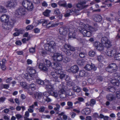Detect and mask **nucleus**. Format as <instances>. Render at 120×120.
<instances>
[{"instance_id": "obj_1", "label": "nucleus", "mask_w": 120, "mask_h": 120, "mask_svg": "<svg viewBox=\"0 0 120 120\" xmlns=\"http://www.w3.org/2000/svg\"><path fill=\"white\" fill-rule=\"evenodd\" d=\"M65 87L64 83L62 82L59 86V88L60 90L59 91L58 94L57 92L53 91H50L49 92L45 91L43 93V96L44 95L47 97H49L50 95L54 96L55 98H57L59 94L61 98L62 99L64 98L66 96L65 91L64 90Z\"/></svg>"}, {"instance_id": "obj_2", "label": "nucleus", "mask_w": 120, "mask_h": 120, "mask_svg": "<svg viewBox=\"0 0 120 120\" xmlns=\"http://www.w3.org/2000/svg\"><path fill=\"white\" fill-rule=\"evenodd\" d=\"M43 64L40 63L39 66V68L43 71H46L48 70L45 65L48 67H51L56 70H60L61 69V65L57 63H51L49 60L45 59L43 60Z\"/></svg>"}, {"instance_id": "obj_3", "label": "nucleus", "mask_w": 120, "mask_h": 120, "mask_svg": "<svg viewBox=\"0 0 120 120\" xmlns=\"http://www.w3.org/2000/svg\"><path fill=\"white\" fill-rule=\"evenodd\" d=\"M69 31V33L68 36L70 38H75L76 33V29L72 27L69 29L66 28H63L61 27L59 29V31L60 35L58 36V38L61 39L63 38V37L67 34L68 31Z\"/></svg>"}, {"instance_id": "obj_4", "label": "nucleus", "mask_w": 120, "mask_h": 120, "mask_svg": "<svg viewBox=\"0 0 120 120\" xmlns=\"http://www.w3.org/2000/svg\"><path fill=\"white\" fill-rule=\"evenodd\" d=\"M9 17L6 14L1 15L0 17L1 21L4 22L3 25L2 27L4 29L9 30L12 28L14 23V21L11 20L9 21Z\"/></svg>"}, {"instance_id": "obj_5", "label": "nucleus", "mask_w": 120, "mask_h": 120, "mask_svg": "<svg viewBox=\"0 0 120 120\" xmlns=\"http://www.w3.org/2000/svg\"><path fill=\"white\" fill-rule=\"evenodd\" d=\"M85 26L84 28H82L81 27H79V31L84 36L87 37H90L92 34V32H94L96 30L94 28H93L91 26L87 25L86 26Z\"/></svg>"}, {"instance_id": "obj_6", "label": "nucleus", "mask_w": 120, "mask_h": 120, "mask_svg": "<svg viewBox=\"0 0 120 120\" xmlns=\"http://www.w3.org/2000/svg\"><path fill=\"white\" fill-rule=\"evenodd\" d=\"M27 70L29 73L28 74H26L25 75V78L27 80H30V79H32L34 78L37 77V74L36 72V71L33 68L28 67L27 68Z\"/></svg>"}, {"instance_id": "obj_7", "label": "nucleus", "mask_w": 120, "mask_h": 120, "mask_svg": "<svg viewBox=\"0 0 120 120\" xmlns=\"http://www.w3.org/2000/svg\"><path fill=\"white\" fill-rule=\"evenodd\" d=\"M56 45V44L54 41H50L49 43L45 44L44 47L46 50L51 52H54L55 51L54 47Z\"/></svg>"}, {"instance_id": "obj_8", "label": "nucleus", "mask_w": 120, "mask_h": 120, "mask_svg": "<svg viewBox=\"0 0 120 120\" xmlns=\"http://www.w3.org/2000/svg\"><path fill=\"white\" fill-rule=\"evenodd\" d=\"M117 69V66L115 63H112L110 64L105 69L106 70L110 73L115 72Z\"/></svg>"}, {"instance_id": "obj_9", "label": "nucleus", "mask_w": 120, "mask_h": 120, "mask_svg": "<svg viewBox=\"0 0 120 120\" xmlns=\"http://www.w3.org/2000/svg\"><path fill=\"white\" fill-rule=\"evenodd\" d=\"M56 70L57 71H52L50 72V75L53 77L52 79L53 81L55 82H58V75L60 73V70Z\"/></svg>"}, {"instance_id": "obj_10", "label": "nucleus", "mask_w": 120, "mask_h": 120, "mask_svg": "<svg viewBox=\"0 0 120 120\" xmlns=\"http://www.w3.org/2000/svg\"><path fill=\"white\" fill-rule=\"evenodd\" d=\"M25 13V9L22 7H19L15 12V15L19 17L24 15Z\"/></svg>"}, {"instance_id": "obj_11", "label": "nucleus", "mask_w": 120, "mask_h": 120, "mask_svg": "<svg viewBox=\"0 0 120 120\" xmlns=\"http://www.w3.org/2000/svg\"><path fill=\"white\" fill-rule=\"evenodd\" d=\"M101 41L104 46L107 48L109 47L111 45L110 41L106 37H104L102 38Z\"/></svg>"}, {"instance_id": "obj_12", "label": "nucleus", "mask_w": 120, "mask_h": 120, "mask_svg": "<svg viewBox=\"0 0 120 120\" xmlns=\"http://www.w3.org/2000/svg\"><path fill=\"white\" fill-rule=\"evenodd\" d=\"M52 58L54 61L60 62L63 60V55L60 53H55L53 54Z\"/></svg>"}, {"instance_id": "obj_13", "label": "nucleus", "mask_w": 120, "mask_h": 120, "mask_svg": "<svg viewBox=\"0 0 120 120\" xmlns=\"http://www.w3.org/2000/svg\"><path fill=\"white\" fill-rule=\"evenodd\" d=\"M16 5L17 2L16 1L11 0L7 3L6 6L7 7L11 8L15 7Z\"/></svg>"}, {"instance_id": "obj_14", "label": "nucleus", "mask_w": 120, "mask_h": 120, "mask_svg": "<svg viewBox=\"0 0 120 120\" xmlns=\"http://www.w3.org/2000/svg\"><path fill=\"white\" fill-rule=\"evenodd\" d=\"M78 71V67L77 66L75 65L72 66L71 67L70 69L67 70V71L69 72H72L73 73H76Z\"/></svg>"}, {"instance_id": "obj_15", "label": "nucleus", "mask_w": 120, "mask_h": 120, "mask_svg": "<svg viewBox=\"0 0 120 120\" xmlns=\"http://www.w3.org/2000/svg\"><path fill=\"white\" fill-rule=\"evenodd\" d=\"M67 48L71 51H74L75 49V48L74 47L68 44H65L64 45V47L61 48V49L62 51H64V49L65 50V49Z\"/></svg>"}, {"instance_id": "obj_16", "label": "nucleus", "mask_w": 120, "mask_h": 120, "mask_svg": "<svg viewBox=\"0 0 120 120\" xmlns=\"http://www.w3.org/2000/svg\"><path fill=\"white\" fill-rule=\"evenodd\" d=\"M85 68L86 70L87 71H90L93 70L95 71L96 69V68L94 64H91V65L87 64L85 67Z\"/></svg>"}, {"instance_id": "obj_17", "label": "nucleus", "mask_w": 120, "mask_h": 120, "mask_svg": "<svg viewBox=\"0 0 120 120\" xmlns=\"http://www.w3.org/2000/svg\"><path fill=\"white\" fill-rule=\"evenodd\" d=\"M82 113L84 115H87L89 114L91 112L90 108H86L83 109L81 111Z\"/></svg>"}, {"instance_id": "obj_18", "label": "nucleus", "mask_w": 120, "mask_h": 120, "mask_svg": "<svg viewBox=\"0 0 120 120\" xmlns=\"http://www.w3.org/2000/svg\"><path fill=\"white\" fill-rule=\"evenodd\" d=\"M94 20L97 22H99L102 20L101 17L99 15H96L94 18Z\"/></svg>"}, {"instance_id": "obj_19", "label": "nucleus", "mask_w": 120, "mask_h": 120, "mask_svg": "<svg viewBox=\"0 0 120 120\" xmlns=\"http://www.w3.org/2000/svg\"><path fill=\"white\" fill-rule=\"evenodd\" d=\"M53 82V81L51 82H52L51 83V85L48 84L46 85V88L48 90H49V89H50L49 91H50H50H51V90L53 88L52 85H54L56 84L55 83L54 84H53L52 82Z\"/></svg>"}, {"instance_id": "obj_20", "label": "nucleus", "mask_w": 120, "mask_h": 120, "mask_svg": "<svg viewBox=\"0 0 120 120\" xmlns=\"http://www.w3.org/2000/svg\"><path fill=\"white\" fill-rule=\"evenodd\" d=\"M28 6V7L26 8L29 11H32L34 8V6L33 3L31 2L30 1Z\"/></svg>"}, {"instance_id": "obj_21", "label": "nucleus", "mask_w": 120, "mask_h": 120, "mask_svg": "<svg viewBox=\"0 0 120 120\" xmlns=\"http://www.w3.org/2000/svg\"><path fill=\"white\" fill-rule=\"evenodd\" d=\"M30 1L27 0H24L22 2V4L23 6L26 8L28 7Z\"/></svg>"}, {"instance_id": "obj_22", "label": "nucleus", "mask_w": 120, "mask_h": 120, "mask_svg": "<svg viewBox=\"0 0 120 120\" xmlns=\"http://www.w3.org/2000/svg\"><path fill=\"white\" fill-rule=\"evenodd\" d=\"M58 4L60 6L64 7H67V5L66 2L65 1H60L58 3Z\"/></svg>"}, {"instance_id": "obj_23", "label": "nucleus", "mask_w": 120, "mask_h": 120, "mask_svg": "<svg viewBox=\"0 0 120 120\" xmlns=\"http://www.w3.org/2000/svg\"><path fill=\"white\" fill-rule=\"evenodd\" d=\"M115 87H113V86H109L108 88L106 89L108 91L114 92H115L116 90V89H115Z\"/></svg>"}, {"instance_id": "obj_24", "label": "nucleus", "mask_w": 120, "mask_h": 120, "mask_svg": "<svg viewBox=\"0 0 120 120\" xmlns=\"http://www.w3.org/2000/svg\"><path fill=\"white\" fill-rule=\"evenodd\" d=\"M110 82L113 85L116 86L117 87H118L119 83L117 82V80H116L115 79H112L110 80Z\"/></svg>"}, {"instance_id": "obj_25", "label": "nucleus", "mask_w": 120, "mask_h": 120, "mask_svg": "<svg viewBox=\"0 0 120 120\" xmlns=\"http://www.w3.org/2000/svg\"><path fill=\"white\" fill-rule=\"evenodd\" d=\"M52 23V22H51L48 23L46 25V27L49 28L50 27H55L58 26L57 24H53Z\"/></svg>"}, {"instance_id": "obj_26", "label": "nucleus", "mask_w": 120, "mask_h": 120, "mask_svg": "<svg viewBox=\"0 0 120 120\" xmlns=\"http://www.w3.org/2000/svg\"><path fill=\"white\" fill-rule=\"evenodd\" d=\"M21 109H22V111H23L25 109V108L24 106H21L19 105H17L16 106V109L17 111H19Z\"/></svg>"}, {"instance_id": "obj_27", "label": "nucleus", "mask_w": 120, "mask_h": 120, "mask_svg": "<svg viewBox=\"0 0 120 120\" xmlns=\"http://www.w3.org/2000/svg\"><path fill=\"white\" fill-rule=\"evenodd\" d=\"M73 88L74 90L77 92H79L81 90V88L79 86H74Z\"/></svg>"}, {"instance_id": "obj_28", "label": "nucleus", "mask_w": 120, "mask_h": 120, "mask_svg": "<svg viewBox=\"0 0 120 120\" xmlns=\"http://www.w3.org/2000/svg\"><path fill=\"white\" fill-rule=\"evenodd\" d=\"M54 13L56 15H60L61 13L60 9L57 8L54 9Z\"/></svg>"}, {"instance_id": "obj_29", "label": "nucleus", "mask_w": 120, "mask_h": 120, "mask_svg": "<svg viewBox=\"0 0 120 120\" xmlns=\"http://www.w3.org/2000/svg\"><path fill=\"white\" fill-rule=\"evenodd\" d=\"M83 4V2H81L77 4L76 5L77 8H78L82 9L84 8V6L82 4Z\"/></svg>"}, {"instance_id": "obj_30", "label": "nucleus", "mask_w": 120, "mask_h": 120, "mask_svg": "<svg viewBox=\"0 0 120 120\" xmlns=\"http://www.w3.org/2000/svg\"><path fill=\"white\" fill-rule=\"evenodd\" d=\"M86 74V72L84 70L80 71L79 74V76L80 77L84 76Z\"/></svg>"}, {"instance_id": "obj_31", "label": "nucleus", "mask_w": 120, "mask_h": 120, "mask_svg": "<svg viewBox=\"0 0 120 120\" xmlns=\"http://www.w3.org/2000/svg\"><path fill=\"white\" fill-rule=\"evenodd\" d=\"M36 82L39 85H43L44 84V82L40 79H37L36 80Z\"/></svg>"}, {"instance_id": "obj_32", "label": "nucleus", "mask_w": 120, "mask_h": 120, "mask_svg": "<svg viewBox=\"0 0 120 120\" xmlns=\"http://www.w3.org/2000/svg\"><path fill=\"white\" fill-rule=\"evenodd\" d=\"M107 99L110 101H112L114 99L115 97H113L112 95L108 94L107 95Z\"/></svg>"}, {"instance_id": "obj_33", "label": "nucleus", "mask_w": 120, "mask_h": 120, "mask_svg": "<svg viewBox=\"0 0 120 120\" xmlns=\"http://www.w3.org/2000/svg\"><path fill=\"white\" fill-rule=\"evenodd\" d=\"M7 12L6 9L3 7L0 6V12L4 13Z\"/></svg>"}, {"instance_id": "obj_34", "label": "nucleus", "mask_w": 120, "mask_h": 120, "mask_svg": "<svg viewBox=\"0 0 120 120\" xmlns=\"http://www.w3.org/2000/svg\"><path fill=\"white\" fill-rule=\"evenodd\" d=\"M96 49L99 51H101L103 50L104 47L100 43L98 46L96 47Z\"/></svg>"}, {"instance_id": "obj_35", "label": "nucleus", "mask_w": 120, "mask_h": 120, "mask_svg": "<svg viewBox=\"0 0 120 120\" xmlns=\"http://www.w3.org/2000/svg\"><path fill=\"white\" fill-rule=\"evenodd\" d=\"M37 99H39L42 98L43 96V93L41 92L37 93Z\"/></svg>"}, {"instance_id": "obj_36", "label": "nucleus", "mask_w": 120, "mask_h": 120, "mask_svg": "<svg viewBox=\"0 0 120 120\" xmlns=\"http://www.w3.org/2000/svg\"><path fill=\"white\" fill-rule=\"evenodd\" d=\"M50 10H47L45 11L43 13V14L45 16H49V14L51 12Z\"/></svg>"}, {"instance_id": "obj_37", "label": "nucleus", "mask_w": 120, "mask_h": 120, "mask_svg": "<svg viewBox=\"0 0 120 120\" xmlns=\"http://www.w3.org/2000/svg\"><path fill=\"white\" fill-rule=\"evenodd\" d=\"M29 108L28 109V111L32 113L34 111L33 109L34 108V105H32L29 106Z\"/></svg>"}, {"instance_id": "obj_38", "label": "nucleus", "mask_w": 120, "mask_h": 120, "mask_svg": "<svg viewBox=\"0 0 120 120\" xmlns=\"http://www.w3.org/2000/svg\"><path fill=\"white\" fill-rule=\"evenodd\" d=\"M64 51H63L65 52V53L68 56L71 55V53L70 51L68 49H64Z\"/></svg>"}, {"instance_id": "obj_39", "label": "nucleus", "mask_w": 120, "mask_h": 120, "mask_svg": "<svg viewBox=\"0 0 120 120\" xmlns=\"http://www.w3.org/2000/svg\"><path fill=\"white\" fill-rule=\"evenodd\" d=\"M96 54V52L93 51H91L89 53V54L90 56L93 57Z\"/></svg>"}, {"instance_id": "obj_40", "label": "nucleus", "mask_w": 120, "mask_h": 120, "mask_svg": "<svg viewBox=\"0 0 120 120\" xmlns=\"http://www.w3.org/2000/svg\"><path fill=\"white\" fill-rule=\"evenodd\" d=\"M113 52V51L111 50H108L107 51V54L109 56H112V55H113L114 54Z\"/></svg>"}, {"instance_id": "obj_41", "label": "nucleus", "mask_w": 120, "mask_h": 120, "mask_svg": "<svg viewBox=\"0 0 120 120\" xmlns=\"http://www.w3.org/2000/svg\"><path fill=\"white\" fill-rule=\"evenodd\" d=\"M63 60L64 62L65 63H66L69 61L70 60V58L68 57H65L63 59Z\"/></svg>"}, {"instance_id": "obj_42", "label": "nucleus", "mask_w": 120, "mask_h": 120, "mask_svg": "<svg viewBox=\"0 0 120 120\" xmlns=\"http://www.w3.org/2000/svg\"><path fill=\"white\" fill-rule=\"evenodd\" d=\"M71 10H68L66 13L65 14L64 16L66 17L69 16L71 15Z\"/></svg>"}, {"instance_id": "obj_43", "label": "nucleus", "mask_w": 120, "mask_h": 120, "mask_svg": "<svg viewBox=\"0 0 120 120\" xmlns=\"http://www.w3.org/2000/svg\"><path fill=\"white\" fill-rule=\"evenodd\" d=\"M46 109V107L44 106H41L39 109V111L40 112H44Z\"/></svg>"}, {"instance_id": "obj_44", "label": "nucleus", "mask_w": 120, "mask_h": 120, "mask_svg": "<svg viewBox=\"0 0 120 120\" xmlns=\"http://www.w3.org/2000/svg\"><path fill=\"white\" fill-rule=\"evenodd\" d=\"M29 87L30 88H31L32 90H34L35 88V85L33 83L29 85Z\"/></svg>"}, {"instance_id": "obj_45", "label": "nucleus", "mask_w": 120, "mask_h": 120, "mask_svg": "<svg viewBox=\"0 0 120 120\" xmlns=\"http://www.w3.org/2000/svg\"><path fill=\"white\" fill-rule=\"evenodd\" d=\"M96 103L95 100L94 99H92L91 100L90 105L91 106H93Z\"/></svg>"}, {"instance_id": "obj_46", "label": "nucleus", "mask_w": 120, "mask_h": 120, "mask_svg": "<svg viewBox=\"0 0 120 120\" xmlns=\"http://www.w3.org/2000/svg\"><path fill=\"white\" fill-rule=\"evenodd\" d=\"M115 59L116 60H120V53L116 55L115 57Z\"/></svg>"}, {"instance_id": "obj_47", "label": "nucleus", "mask_w": 120, "mask_h": 120, "mask_svg": "<svg viewBox=\"0 0 120 120\" xmlns=\"http://www.w3.org/2000/svg\"><path fill=\"white\" fill-rule=\"evenodd\" d=\"M34 27L32 25H30L27 26L26 28V30H31Z\"/></svg>"}, {"instance_id": "obj_48", "label": "nucleus", "mask_w": 120, "mask_h": 120, "mask_svg": "<svg viewBox=\"0 0 120 120\" xmlns=\"http://www.w3.org/2000/svg\"><path fill=\"white\" fill-rule=\"evenodd\" d=\"M79 56L81 58H84L86 56V54L83 52H81L79 54Z\"/></svg>"}, {"instance_id": "obj_49", "label": "nucleus", "mask_w": 120, "mask_h": 120, "mask_svg": "<svg viewBox=\"0 0 120 120\" xmlns=\"http://www.w3.org/2000/svg\"><path fill=\"white\" fill-rule=\"evenodd\" d=\"M35 47H31L29 49V52L31 53H33L35 52Z\"/></svg>"}, {"instance_id": "obj_50", "label": "nucleus", "mask_w": 120, "mask_h": 120, "mask_svg": "<svg viewBox=\"0 0 120 120\" xmlns=\"http://www.w3.org/2000/svg\"><path fill=\"white\" fill-rule=\"evenodd\" d=\"M97 59L98 61H103V57L101 56H99L97 57Z\"/></svg>"}, {"instance_id": "obj_51", "label": "nucleus", "mask_w": 120, "mask_h": 120, "mask_svg": "<svg viewBox=\"0 0 120 120\" xmlns=\"http://www.w3.org/2000/svg\"><path fill=\"white\" fill-rule=\"evenodd\" d=\"M60 75L59 78L61 79H62L64 78L65 76V74L63 73H61V71H60V73L59 74Z\"/></svg>"}, {"instance_id": "obj_52", "label": "nucleus", "mask_w": 120, "mask_h": 120, "mask_svg": "<svg viewBox=\"0 0 120 120\" xmlns=\"http://www.w3.org/2000/svg\"><path fill=\"white\" fill-rule=\"evenodd\" d=\"M20 85L23 87H26V82H20Z\"/></svg>"}, {"instance_id": "obj_53", "label": "nucleus", "mask_w": 120, "mask_h": 120, "mask_svg": "<svg viewBox=\"0 0 120 120\" xmlns=\"http://www.w3.org/2000/svg\"><path fill=\"white\" fill-rule=\"evenodd\" d=\"M100 43L99 42L97 41L94 42L93 45L94 46L96 47H96L98 46Z\"/></svg>"}, {"instance_id": "obj_54", "label": "nucleus", "mask_w": 120, "mask_h": 120, "mask_svg": "<svg viewBox=\"0 0 120 120\" xmlns=\"http://www.w3.org/2000/svg\"><path fill=\"white\" fill-rule=\"evenodd\" d=\"M73 103L72 102L69 101L68 102L67 104L68 106L69 107L72 108V106L73 105Z\"/></svg>"}, {"instance_id": "obj_55", "label": "nucleus", "mask_w": 120, "mask_h": 120, "mask_svg": "<svg viewBox=\"0 0 120 120\" xmlns=\"http://www.w3.org/2000/svg\"><path fill=\"white\" fill-rule=\"evenodd\" d=\"M77 62L79 65H83V62L82 60H77Z\"/></svg>"}, {"instance_id": "obj_56", "label": "nucleus", "mask_w": 120, "mask_h": 120, "mask_svg": "<svg viewBox=\"0 0 120 120\" xmlns=\"http://www.w3.org/2000/svg\"><path fill=\"white\" fill-rule=\"evenodd\" d=\"M116 97L119 99H120V91H117L116 92Z\"/></svg>"}, {"instance_id": "obj_57", "label": "nucleus", "mask_w": 120, "mask_h": 120, "mask_svg": "<svg viewBox=\"0 0 120 120\" xmlns=\"http://www.w3.org/2000/svg\"><path fill=\"white\" fill-rule=\"evenodd\" d=\"M12 80V78H8L6 80V82L7 83H9Z\"/></svg>"}, {"instance_id": "obj_58", "label": "nucleus", "mask_w": 120, "mask_h": 120, "mask_svg": "<svg viewBox=\"0 0 120 120\" xmlns=\"http://www.w3.org/2000/svg\"><path fill=\"white\" fill-rule=\"evenodd\" d=\"M52 99L48 97H46L45 98V101L48 102H51Z\"/></svg>"}, {"instance_id": "obj_59", "label": "nucleus", "mask_w": 120, "mask_h": 120, "mask_svg": "<svg viewBox=\"0 0 120 120\" xmlns=\"http://www.w3.org/2000/svg\"><path fill=\"white\" fill-rule=\"evenodd\" d=\"M47 22L48 21L47 20L44 19V20L42 23V25L44 26H46L48 23Z\"/></svg>"}, {"instance_id": "obj_60", "label": "nucleus", "mask_w": 120, "mask_h": 120, "mask_svg": "<svg viewBox=\"0 0 120 120\" xmlns=\"http://www.w3.org/2000/svg\"><path fill=\"white\" fill-rule=\"evenodd\" d=\"M51 6L52 8H55L57 7V4L56 3H53L51 4Z\"/></svg>"}, {"instance_id": "obj_61", "label": "nucleus", "mask_w": 120, "mask_h": 120, "mask_svg": "<svg viewBox=\"0 0 120 120\" xmlns=\"http://www.w3.org/2000/svg\"><path fill=\"white\" fill-rule=\"evenodd\" d=\"M34 33H38L39 32L40 30L38 28H36L34 29Z\"/></svg>"}, {"instance_id": "obj_62", "label": "nucleus", "mask_w": 120, "mask_h": 120, "mask_svg": "<svg viewBox=\"0 0 120 120\" xmlns=\"http://www.w3.org/2000/svg\"><path fill=\"white\" fill-rule=\"evenodd\" d=\"M15 102L18 105H19L20 103V101L18 98H16L15 99Z\"/></svg>"}, {"instance_id": "obj_63", "label": "nucleus", "mask_w": 120, "mask_h": 120, "mask_svg": "<svg viewBox=\"0 0 120 120\" xmlns=\"http://www.w3.org/2000/svg\"><path fill=\"white\" fill-rule=\"evenodd\" d=\"M9 109H4L3 111V112L5 113H7L9 112Z\"/></svg>"}, {"instance_id": "obj_64", "label": "nucleus", "mask_w": 120, "mask_h": 120, "mask_svg": "<svg viewBox=\"0 0 120 120\" xmlns=\"http://www.w3.org/2000/svg\"><path fill=\"white\" fill-rule=\"evenodd\" d=\"M6 98L4 97H1L0 98V102H3L5 100Z\"/></svg>"}]
</instances>
